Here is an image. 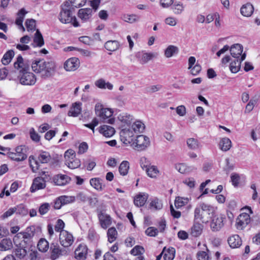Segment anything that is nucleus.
I'll use <instances>...</instances> for the list:
<instances>
[{
	"label": "nucleus",
	"mask_w": 260,
	"mask_h": 260,
	"mask_svg": "<svg viewBox=\"0 0 260 260\" xmlns=\"http://www.w3.org/2000/svg\"><path fill=\"white\" fill-rule=\"evenodd\" d=\"M178 52V49L177 47L173 45L169 46L165 51V55L166 57H171L174 54L177 53Z\"/></svg>",
	"instance_id": "c03bdc74"
},
{
	"label": "nucleus",
	"mask_w": 260,
	"mask_h": 260,
	"mask_svg": "<svg viewBox=\"0 0 260 260\" xmlns=\"http://www.w3.org/2000/svg\"><path fill=\"white\" fill-rule=\"evenodd\" d=\"M14 56V52L12 50L8 51L2 58V62L4 65L8 64Z\"/></svg>",
	"instance_id": "ea45409f"
},
{
	"label": "nucleus",
	"mask_w": 260,
	"mask_h": 260,
	"mask_svg": "<svg viewBox=\"0 0 260 260\" xmlns=\"http://www.w3.org/2000/svg\"><path fill=\"white\" fill-rule=\"evenodd\" d=\"M38 248L41 252H46L49 248V243L45 239H41L38 243Z\"/></svg>",
	"instance_id": "37998d69"
},
{
	"label": "nucleus",
	"mask_w": 260,
	"mask_h": 260,
	"mask_svg": "<svg viewBox=\"0 0 260 260\" xmlns=\"http://www.w3.org/2000/svg\"><path fill=\"white\" fill-rule=\"evenodd\" d=\"M134 132L131 129H123L120 133L121 141L125 144H131L133 141Z\"/></svg>",
	"instance_id": "9d476101"
},
{
	"label": "nucleus",
	"mask_w": 260,
	"mask_h": 260,
	"mask_svg": "<svg viewBox=\"0 0 260 260\" xmlns=\"http://www.w3.org/2000/svg\"><path fill=\"white\" fill-rule=\"evenodd\" d=\"M228 243L231 247L233 248H238L242 244V240L239 235H234L228 239Z\"/></svg>",
	"instance_id": "a878e982"
},
{
	"label": "nucleus",
	"mask_w": 260,
	"mask_h": 260,
	"mask_svg": "<svg viewBox=\"0 0 260 260\" xmlns=\"http://www.w3.org/2000/svg\"><path fill=\"white\" fill-rule=\"evenodd\" d=\"M147 199V194H139L135 198L134 204L137 207H142L145 204Z\"/></svg>",
	"instance_id": "2f4dec72"
},
{
	"label": "nucleus",
	"mask_w": 260,
	"mask_h": 260,
	"mask_svg": "<svg viewBox=\"0 0 260 260\" xmlns=\"http://www.w3.org/2000/svg\"><path fill=\"white\" fill-rule=\"evenodd\" d=\"M14 67L19 71L18 78L21 84L23 85H33L36 82L35 75L29 72V66L23 62L21 55L18 56L17 61L14 62Z\"/></svg>",
	"instance_id": "f257e3e1"
},
{
	"label": "nucleus",
	"mask_w": 260,
	"mask_h": 260,
	"mask_svg": "<svg viewBox=\"0 0 260 260\" xmlns=\"http://www.w3.org/2000/svg\"><path fill=\"white\" fill-rule=\"evenodd\" d=\"M74 10L70 4L66 2L61 6L59 19L63 23H72L74 27L79 26L75 16H73V11Z\"/></svg>",
	"instance_id": "7ed1b4c3"
},
{
	"label": "nucleus",
	"mask_w": 260,
	"mask_h": 260,
	"mask_svg": "<svg viewBox=\"0 0 260 260\" xmlns=\"http://www.w3.org/2000/svg\"><path fill=\"white\" fill-rule=\"evenodd\" d=\"M103 179L100 178H93L90 180V185L98 191H102L105 187Z\"/></svg>",
	"instance_id": "cd10ccee"
},
{
	"label": "nucleus",
	"mask_w": 260,
	"mask_h": 260,
	"mask_svg": "<svg viewBox=\"0 0 260 260\" xmlns=\"http://www.w3.org/2000/svg\"><path fill=\"white\" fill-rule=\"evenodd\" d=\"M59 198L63 205L73 203L75 201V197L74 196H62Z\"/></svg>",
	"instance_id": "13d9d810"
},
{
	"label": "nucleus",
	"mask_w": 260,
	"mask_h": 260,
	"mask_svg": "<svg viewBox=\"0 0 260 260\" xmlns=\"http://www.w3.org/2000/svg\"><path fill=\"white\" fill-rule=\"evenodd\" d=\"M119 47V44L117 41H108L105 44V48L110 51H116Z\"/></svg>",
	"instance_id": "e433bc0d"
},
{
	"label": "nucleus",
	"mask_w": 260,
	"mask_h": 260,
	"mask_svg": "<svg viewBox=\"0 0 260 260\" xmlns=\"http://www.w3.org/2000/svg\"><path fill=\"white\" fill-rule=\"evenodd\" d=\"M28 228L26 229L27 232L23 233H19L17 234L15 237L20 238L22 237L23 239L20 243H23L24 245L28 246L32 245V241L31 240V238L34 236V233L32 232L29 233V229Z\"/></svg>",
	"instance_id": "4468645a"
},
{
	"label": "nucleus",
	"mask_w": 260,
	"mask_h": 260,
	"mask_svg": "<svg viewBox=\"0 0 260 260\" xmlns=\"http://www.w3.org/2000/svg\"><path fill=\"white\" fill-rule=\"evenodd\" d=\"M113 112L111 110L108 108L103 109L100 113H99V116L103 122H107L110 124H113L114 122V118H112Z\"/></svg>",
	"instance_id": "f8f14e48"
},
{
	"label": "nucleus",
	"mask_w": 260,
	"mask_h": 260,
	"mask_svg": "<svg viewBox=\"0 0 260 260\" xmlns=\"http://www.w3.org/2000/svg\"><path fill=\"white\" fill-rule=\"evenodd\" d=\"M145 233L149 236L155 237L158 233V230L154 227H149L146 230Z\"/></svg>",
	"instance_id": "774afa93"
},
{
	"label": "nucleus",
	"mask_w": 260,
	"mask_h": 260,
	"mask_svg": "<svg viewBox=\"0 0 260 260\" xmlns=\"http://www.w3.org/2000/svg\"><path fill=\"white\" fill-rule=\"evenodd\" d=\"M122 19L126 22L133 23L139 22L140 20V16L135 14H124L122 16Z\"/></svg>",
	"instance_id": "473e14b6"
},
{
	"label": "nucleus",
	"mask_w": 260,
	"mask_h": 260,
	"mask_svg": "<svg viewBox=\"0 0 260 260\" xmlns=\"http://www.w3.org/2000/svg\"><path fill=\"white\" fill-rule=\"evenodd\" d=\"M87 247L85 245L80 244L75 251V258L80 260L86 258Z\"/></svg>",
	"instance_id": "a211bd4d"
},
{
	"label": "nucleus",
	"mask_w": 260,
	"mask_h": 260,
	"mask_svg": "<svg viewBox=\"0 0 260 260\" xmlns=\"http://www.w3.org/2000/svg\"><path fill=\"white\" fill-rule=\"evenodd\" d=\"M95 85L101 89L108 88L109 90L113 89V86L110 82H106L103 79H100L95 82Z\"/></svg>",
	"instance_id": "f704fd0d"
},
{
	"label": "nucleus",
	"mask_w": 260,
	"mask_h": 260,
	"mask_svg": "<svg viewBox=\"0 0 260 260\" xmlns=\"http://www.w3.org/2000/svg\"><path fill=\"white\" fill-rule=\"evenodd\" d=\"M27 254H29V257L30 260H39L38 258V252L36 250L35 246H29L27 250Z\"/></svg>",
	"instance_id": "3c124183"
},
{
	"label": "nucleus",
	"mask_w": 260,
	"mask_h": 260,
	"mask_svg": "<svg viewBox=\"0 0 260 260\" xmlns=\"http://www.w3.org/2000/svg\"><path fill=\"white\" fill-rule=\"evenodd\" d=\"M80 64L78 58L72 57L68 59L64 63V68L67 71H74L77 70Z\"/></svg>",
	"instance_id": "2eb2a0df"
},
{
	"label": "nucleus",
	"mask_w": 260,
	"mask_h": 260,
	"mask_svg": "<svg viewBox=\"0 0 260 260\" xmlns=\"http://www.w3.org/2000/svg\"><path fill=\"white\" fill-rule=\"evenodd\" d=\"M220 149L224 151L229 150L232 146V142L228 138H224L221 139L219 143Z\"/></svg>",
	"instance_id": "58836bf2"
},
{
	"label": "nucleus",
	"mask_w": 260,
	"mask_h": 260,
	"mask_svg": "<svg viewBox=\"0 0 260 260\" xmlns=\"http://www.w3.org/2000/svg\"><path fill=\"white\" fill-rule=\"evenodd\" d=\"M199 221L194 220V223L191 228L190 234L194 237H199L203 231V225Z\"/></svg>",
	"instance_id": "5701e85b"
},
{
	"label": "nucleus",
	"mask_w": 260,
	"mask_h": 260,
	"mask_svg": "<svg viewBox=\"0 0 260 260\" xmlns=\"http://www.w3.org/2000/svg\"><path fill=\"white\" fill-rule=\"evenodd\" d=\"M15 212L16 214L26 215L27 213V210L23 204H20L14 207Z\"/></svg>",
	"instance_id": "bf43d9fd"
},
{
	"label": "nucleus",
	"mask_w": 260,
	"mask_h": 260,
	"mask_svg": "<svg viewBox=\"0 0 260 260\" xmlns=\"http://www.w3.org/2000/svg\"><path fill=\"white\" fill-rule=\"evenodd\" d=\"M157 56V53H145L142 55L141 62L142 63H145L148 61L150 60L152 58L156 57Z\"/></svg>",
	"instance_id": "5fc2aeb1"
},
{
	"label": "nucleus",
	"mask_w": 260,
	"mask_h": 260,
	"mask_svg": "<svg viewBox=\"0 0 260 260\" xmlns=\"http://www.w3.org/2000/svg\"><path fill=\"white\" fill-rule=\"evenodd\" d=\"M117 235V232L115 228H111L108 229L107 231V236L108 241L110 243H112L116 240Z\"/></svg>",
	"instance_id": "a18cd8bd"
},
{
	"label": "nucleus",
	"mask_w": 260,
	"mask_h": 260,
	"mask_svg": "<svg viewBox=\"0 0 260 260\" xmlns=\"http://www.w3.org/2000/svg\"><path fill=\"white\" fill-rule=\"evenodd\" d=\"M101 227L104 229H106L109 226L111 223V217L110 216L103 211H100L98 215Z\"/></svg>",
	"instance_id": "ddd939ff"
},
{
	"label": "nucleus",
	"mask_w": 260,
	"mask_h": 260,
	"mask_svg": "<svg viewBox=\"0 0 260 260\" xmlns=\"http://www.w3.org/2000/svg\"><path fill=\"white\" fill-rule=\"evenodd\" d=\"M129 168V164L128 161L124 160L122 161L119 167V172L120 175L125 176L127 175Z\"/></svg>",
	"instance_id": "79ce46f5"
},
{
	"label": "nucleus",
	"mask_w": 260,
	"mask_h": 260,
	"mask_svg": "<svg viewBox=\"0 0 260 260\" xmlns=\"http://www.w3.org/2000/svg\"><path fill=\"white\" fill-rule=\"evenodd\" d=\"M145 125L143 123L140 121H137L134 122L132 126V130L135 133H142L144 129Z\"/></svg>",
	"instance_id": "49530a36"
},
{
	"label": "nucleus",
	"mask_w": 260,
	"mask_h": 260,
	"mask_svg": "<svg viewBox=\"0 0 260 260\" xmlns=\"http://www.w3.org/2000/svg\"><path fill=\"white\" fill-rule=\"evenodd\" d=\"M43 67L42 77L44 78L52 76L54 73L55 65L53 61H46Z\"/></svg>",
	"instance_id": "9b49d317"
},
{
	"label": "nucleus",
	"mask_w": 260,
	"mask_h": 260,
	"mask_svg": "<svg viewBox=\"0 0 260 260\" xmlns=\"http://www.w3.org/2000/svg\"><path fill=\"white\" fill-rule=\"evenodd\" d=\"M213 212L214 208L212 206L204 203H201L194 209V220L207 222Z\"/></svg>",
	"instance_id": "f03ea898"
},
{
	"label": "nucleus",
	"mask_w": 260,
	"mask_h": 260,
	"mask_svg": "<svg viewBox=\"0 0 260 260\" xmlns=\"http://www.w3.org/2000/svg\"><path fill=\"white\" fill-rule=\"evenodd\" d=\"M34 42L38 47H42L44 44L43 36L39 29H37L34 38Z\"/></svg>",
	"instance_id": "a19ab883"
},
{
	"label": "nucleus",
	"mask_w": 260,
	"mask_h": 260,
	"mask_svg": "<svg viewBox=\"0 0 260 260\" xmlns=\"http://www.w3.org/2000/svg\"><path fill=\"white\" fill-rule=\"evenodd\" d=\"M144 248L141 246H136L131 251V253L134 255H141L144 252Z\"/></svg>",
	"instance_id": "680f3d73"
},
{
	"label": "nucleus",
	"mask_w": 260,
	"mask_h": 260,
	"mask_svg": "<svg viewBox=\"0 0 260 260\" xmlns=\"http://www.w3.org/2000/svg\"><path fill=\"white\" fill-rule=\"evenodd\" d=\"M175 250L174 248H168L164 255V260H173L175 257Z\"/></svg>",
	"instance_id": "6e6d98bb"
},
{
	"label": "nucleus",
	"mask_w": 260,
	"mask_h": 260,
	"mask_svg": "<svg viewBox=\"0 0 260 260\" xmlns=\"http://www.w3.org/2000/svg\"><path fill=\"white\" fill-rule=\"evenodd\" d=\"M66 165L70 169H74L80 166L81 162L79 159L75 157H71L66 160Z\"/></svg>",
	"instance_id": "72a5a7b5"
},
{
	"label": "nucleus",
	"mask_w": 260,
	"mask_h": 260,
	"mask_svg": "<svg viewBox=\"0 0 260 260\" xmlns=\"http://www.w3.org/2000/svg\"><path fill=\"white\" fill-rule=\"evenodd\" d=\"M246 53H244L240 59H234L230 63V69L232 73H236L240 69L241 62L245 59Z\"/></svg>",
	"instance_id": "dca6fc26"
},
{
	"label": "nucleus",
	"mask_w": 260,
	"mask_h": 260,
	"mask_svg": "<svg viewBox=\"0 0 260 260\" xmlns=\"http://www.w3.org/2000/svg\"><path fill=\"white\" fill-rule=\"evenodd\" d=\"M151 207L154 208L156 210H160L162 207V204L160 200L157 198H155L151 201L150 203Z\"/></svg>",
	"instance_id": "052dcab7"
},
{
	"label": "nucleus",
	"mask_w": 260,
	"mask_h": 260,
	"mask_svg": "<svg viewBox=\"0 0 260 260\" xmlns=\"http://www.w3.org/2000/svg\"><path fill=\"white\" fill-rule=\"evenodd\" d=\"M27 13V12L24 8L21 9L17 13V17L15 21L16 25L19 26L20 28H21L23 31L25 30V28L23 26L22 23L24 18L25 15Z\"/></svg>",
	"instance_id": "b1692460"
},
{
	"label": "nucleus",
	"mask_w": 260,
	"mask_h": 260,
	"mask_svg": "<svg viewBox=\"0 0 260 260\" xmlns=\"http://www.w3.org/2000/svg\"><path fill=\"white\" fill-rule=\"evenodd\" d=\"M50 159V155L47 152H42L38 156V161L42 164L47 163Z\"/></svg>",
	"instance_id": "09e8293b"
},
{
	"label": "nucleus",
	"mask_w": 260,
	"mask_h": 260,
	"mask_svg": "<svg viewBox=\"0 0 260 260\" xmlns=\"http://www.w3.org/2000/svg\"><path fill=\"white\" fill-rule=\"evenodd\" d=\"M27 150L25 146L20 145L17 146L15 149V152L9 151L7 155L11 159L17 161H23L26 159Z\"/></svg>",
	"instance_id": "20e7f679"
},
{
	"label": "nucleus",
	"mask_w": 260,
	"mask_h": 260,
	"mask_svg": "<svg viewBox=\"0 0 260 260\" xmlns=\"http://www.w3.org/2000/svg\"><path fill=\"white\" fill-rule=\"evenodd\" d=\"M254 8L252 4L250 3H247L243 5L240 9L241 14L245 17H249L253 13Z\"/></svg>",
	"instance_id": "c85d7f7f"
},
{
	"label": "nucleus",
	"mask_w": 260,
	"mask_h": 260,
	"mask_svg": "<svg viewBox=\"0 0 260 260\" xmlns=\"http://www.w3.org/2000/svg\"><path fill=\"white\" fill-rule=\"evenodd\" d=\"M230 51L231 55L235 59H240L243 54V46L240 44H234L230 48Z\"/></svg>",
	"instance_id": "f3484780"
},
{
	"label": "nucleus",
	"mask_w": 260,
	"mask_h": 260,
	"mask_svg": "<svg viewBox=\"0 0 260 260\" xmlns=\"http://www.w3.org/2000/svg\"><path fill=\"white\" fill-rule=\"evenodd\" d=\"M25 25L28 31L34 30L36 28V21L33 19H27Z\"/></svg>",
	"instance_id": "e2e57ef3"
},
{
	"label": "nucleus",
	"mask_w": 260,
	"mask_h": 260,
	"mask_svg": "<svg viewBox=\"0 0 260 260\" xmlns=\"http://www.w3.org/2000/svg\"><path fill=\"white\" fill-rule=\"evenodd\" d=\"M225 218L221 215H215L213 217L210 223L212 231H219L224 225L223 221Z\"/></svg>",
	"instance_id": "1a4fd4ad"
},
{
	"label": "nucleus",
	"mask_w": 260,
	"mask_h": 260,
	"mask_svg": "<svg viewBox=\"0 0 260 260\" xmlns=\"http://www.w3.org/2000/svg\"><path fill=\"white\" fill-rule=\"evenodd\" d=\"M12 247V243L9 238L3 239L0 242V251H6Z\"/></svg>",
	"instance_id": "4c0bfd02"
},
{
	"label": "nucleus",
	"mask_w": 260,
	"mask_h": 260,
	"mask_svg": "<svg viewBox=\"0 0 260 260\" xmlns=\"http://www.w3.org/2000/svg\"><path fill=\"white\" fill-rule=\"evenodd\" d=\"M81 105L82 104L80 102H76L73 104L68 112V115L73 117H77L79 116L81 112Z\"/></svg>",
	"instance_id": "4be33fe9"
},
{
	"label": "nucleus",
	"mask_w": 260,
	"mask_h": 260,
	"mask_svg": "<svg viewBox=\"0 0 260 260\" xmlns=\"http://www.w3.org/2000/svg\"><path fill=\"white\" fill-rule=\"evenodd\" d=\"M92 10L90 8L81 9L79 10L78 16L83 22L87 21L91 17Z\"/></svg>",
	"instance_id": "412c9836"
},
{
	"label": "nucleus",
	"mask_w": 260,
	"mask_h": 260,
	"mask_svg": "<svg viewBox=\"0 0 260 260\" xmlns=\"http://www.w3.org/2000/svg\"><path fill=\"white\" fill-rule=\"evenodd\" d=\"M118 119L123 124L129 125L133 120V116L126 113H122L118 115Z\"/></svg>",
	"instance_id": "c9c22d12"
},
{
	"label": "nucleus",
	"mask_w": 260,
	"mask_h": 260,
	"mask_svg": "<svg viewBox=\"0 0 260 260\" xmlns=\"http://www.w3.org/2000/svg\"><path fill=\"white\" fill-rule=\"evenodd\" d=\"M59 241L61 245L64 247L70 246L73 241L72 235L67 231H62L59 235Z\"/></svg>",
	"instance_id": "6e6552de"
},
{
	"label": "nucleus",
	"mask_w": 260,
	"mask_h": 260,
	"mask_svg": "<svg viewBox=\"0 0 260 260\" xmlns=\"http://www.w3.org/2000/svg\"><path fill=\"white\" fill-rule=\"evenodd\" d=\"M50 179V177L49 175L48 177H38L35 178L33 180L32 183L30 187V191L34 192L38 190L45 188L46 187V181Z\"/></svg>",
	"instance_id": "39448f33"
},
{
	"label": "nucleus",
	"mask_w": 260,
	"mask_h": 260,
	"mask_svg": "<svg viewBox=\"0 0 260 260\" xmlns=\"http://www.w3.org/2000/svg\"><path fill=\"white\" fill-rule=\"evenodd\" d=\"M133 144L135 149L139 151L143 150L149 146V139L145 136L139 135L137 137L135 142Z\"/></svg>",
	"instance_id": "423d86ee"
},
{
	"label": "nucleus",
	"mask_w": 260,
	"mask_h": 260,
	"mask_svg": "<svg viewBox=\"0 0 260 260\" xmlns=\"http://www.w3.org/2000/svg\"><path fill=\"white\" fill-rule=\"evenodd\" d=\"M142 167L143 169H145L148 176L151 178L156 177L159 173L157 167L154 166L144 165Z\"/></svg>",
	"instance_id": "c756f323"
},
{
	"label": "nucleus",
	"mask_w": 260,
	"mask_h": 260,
	"mask_svg": "<svg viewBox=\"0 0 260 260\" xmlns=\"http://www.w3.org/2000/svg\"><path fill=\"white\" fill-rule=\"evenodd\" d=\"M251 221L250 215L246 213L240 214L236 219V228L238 230H243Z\"/></svg>",
	"instance_id": "0eeeda50"
},
{
	"label": "nucleus",
	"mask_w": 260,
	"mask_h": 260,
	"mask_svg": "<svg viewBox=\"0 0 260 260\" xmlns=\"http://www.w3.org/2000/svg\"><path fill=\"white\" fill-rule=\"evenodd\" d=\"M51 259L55 260L61 255V250L57 243H52L50 246Z\"/></svg>",
	"instance_id": "393cba45"
},
{
	"label": "nucleus",
	"mask_w": 260,
	"mask_h": 260,
	"mask_svg": "<svg viewBox=\"0 0 260 260\" xmlns=\"http://www.w3.org/2000/svg\"><path fill=\"white\" fill-rule=\"evenodd\" d=\"M186 143L188 147L192 150L197 149L199 147V143L197 139L194 138H189L186 140Z\"/></svg>",
	"instance_id": "603ef678"
},
{
	"label": "nucleus",
	"mask_w": 260,
	"mask_h": 260,
	"mask_svg": "<svg viewBox=\"0 0 260 260\" xmlns=\"http://www.w3.org/2000/svg\"><path fill=\"white\" fill-rule=\"evenodd\" d=\"M172 9L175 14H180L184 11V7L183 4L180 2L175 3L172 7Z\"/></svg>",
	"instance_id": "864d4df0"
},
{
	"label": "nucleus",
	"mask_w": 260,
	"mask_h": 260,
	"mask_svg": "<svg viewBox=\"0 0 260 260\" xmlns=\"http://www.w3.org/2000/svg\"><path fill=\"white\" fill-rule=\"evenodd\" d=\"M30 137L31 139L36 142H38L40 140V136L39 134L35 131L34 128H31L29 132Z\"/></svg>",
	"instance_id": "0e129e2a"
},
{
	"label": "nucleus",
	"mask_w": 260,
	"mask_h": 260,
	"mask_svg": "<svg viewBox=\"0 0 260 260\" xmlns=\"http://www.w3.org/2000/svg\"><path fill=\"white\" fill-rule=\"evenodd\" d=\"M175 168L178 172L182 174L188 173L191 170V167H187V165L184 163L176 165Z\"/></svg>",
	"instance_id": "de8ad7c7"
},
{
	"label": "nucleus",
	"mask_w": 260,
	"mask_h": 260,
	"mask_svg": "<svg viewBox=\"0 0 260 260\" xmlns=\"http://www.w3.org/2000/svg\"><path fill=\"white\" fill-rule=\"evenodd\" d=\"M71 181L70 177L67 175H57L54 177L53 181L57 185L63 186L69 183Z\"/></svg>",
	"instance_id": "aec40b11"
},
{
	"label": "nucleus",
	"mask_w": 260,
	"mask_h": 260,
	"mask_svg": "<svg viewBox=\"0 0 260 260\" xmlns=\"http://www.w3.org/2000/svg\"><path fill=\"white\" fill-rule=\"evenodd\" d=\"M197 257L198 260H209V256L208 253L203 251H200L197 253Z\"/></svg>",
	"instance_id": "338daca9"
},
{
	"label": "nucleus",
	"mask_w": 260,
	"mask_h": 260,
	"mask_svg": "<svg viewBox=\"0 0 260 260\" xmlns=\"http://www.w3.org/2000/svg\"><path fill=\"white\" fill-rule=\"evenodd\" d=\"M64 223L62 220L59 219L57 220L55 225V231L57 232L61 233V231H63V229L64 228Z\"/></svg>",
	"instance_id": "69168bd1"
},
{
	"label": "nucleus",
	"mask_w": 260,
	"mask_h": 260,
	"mask_svg": "<svg viewBox=\"0 0 260 260\" xmlns=\"http://www.w3.org/2000/svg\"><path fill=\"white\" fill-rule=\"evenodd\" d=\"M188 202V198L178 197L175 199V206L177 208H179L186 205Z\"/></svg>",
	"instance_id": "8fccbe9b"
},
{
	"label": "nucleus",
	"mask_w": 260,
	"mask_h": 260,
	"mask_svg": "<svg viewBox=\"0 0 260 260\" xmlns=\"http://www.w3.org/2000/svg\"><path fill=\"white\" fill-rule=\"evenodd\" d=\"M51 208L50 204L48 203H44L41 204L39 208V213L43 215L46 214Z\"/></svg>",
	"instance_id": "4d7b16f0"
},
{
	"label": "nucleus",
	"mask_w": 260,
	"mask_h": 260,
	"mask_svg": "<svg viewBox=\"0 0 260 260\" xmlns=\"http://www.w3.org/2000/svg\"><path fill=\"white\" fill-rule=\"evenodd\" d=\"M99 132L106 137H110L115 134V131L113 127L104 125L100 127Z\"/></svg>",
	"instance_id": "7c9ffc66"
},
{
	"label": "nucleus",
	"mask_w": 260,
	"mask_h": 260,
	"mask_svg": "<svg viewBox=\"0 0 260 260\" xmlns=\"http://www.w3.org/2000/svg\"><path fill=\"white\" fill-rule=\"evenodd\" d=\"M44 63H45L44 59H39L35 60L31 64V68L33 71L36 73L41 74L42 77Z\"/></svg>",
	"instance_id": "bb28decb"
},
{
	"label": "nucleus",
	"mask_w": 260,
	"mask_h": 260,
	"mask_svg": "<svg viewBox=\"0 0 260 260\" xmlns=\"http://www.w3.org/2000/svg\"><path fill=\"white\" fill-rule=\"evenodd\" d=\"M19 246L14 251L16 257L20 259L23 258L27 254V250L29 246L24 245L23 243H20Z\"/></svg>",
	"instance_id": "6ab92c4d"
}]
</instances>
